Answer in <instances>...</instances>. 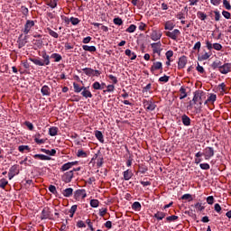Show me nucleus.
I'll use <instances>...</instances> for the list:
<instances>
[{
	"mask_svg": "<svg viewBox=\"0 0 231 231\" xmlns=\"http://www.w3.org/2000/svg\"><path fill=\"white\" fill-rule=\"evenodd\" d=\"M165 55H166L167 60L170 61V60H171V58L173 57V55H174V51H166Z\"/></svg>",
	"mask_w": 231,
	"mask_h": 231,
	"instance_id": "49",
	"label": "nucleus"
},
{
	"mask_svg": "<svg viewBox=\"0 0 231 231\" xmlns=\"http://www.w3.org/2000/svg\"><path fill=\"white\" fill-rule=\"evenodd\" d=\"M212 156H214V148H212V147L205 148V150H204L205 160H210V158H212Z\"/></svg>",
	"mask_w": 231,
	"mask_h": 231,
	"instance_id": "11",
	"label": "nucleus"
},
{
	"mask_svg": "<svg viewBox=\"0 0 231 231\" xmlns=\"http://www.w3.org/2000/svg\"><path fill=\"white\" fill-rule=\"evenodd\" d=\"M34 142L38 145H42V143H46L47 139H41V134H36L34 136Z\"/></svg>",
	"mask_w": 231,
	"mask_h": 231,
	"instance_id": "19",
	"label": "nucleus"
},
{
	"mask_svg": "<svg viewBox=\"0 0 231 231\" xmlns=\"http://www.w3.org/2000/svg\"><path fill=\"white\" fill-rule=\"evenodd\" d=\"M223 5L226 7V10H231L230 2H228V0H223Z\"/></svg>",
	"mask_w": 231,
	"mask_h": 231,
	"instance_id": "55",
	"label": "nucleus"
},
{
	"mask_svg": "<svg viewBox=\"0 0 231 231\" xmlns=\"http://www.w3.org/2000/svg\"><path fill=\"white\" fill-rule=\"evenodd\" d=\"M77 156L78 158H88V153L84 150H78Z\"/></svg>",
	"mask_w": 231,
	"mask_h": 231,
	"instance_id": "36",
	"label": "nucleus"
},
{
	"mask_svg": "<svg viewBox=\"0 0 231 231\" xmlns=\"http://www.w3.org/2000/svg\"><path fill=\"white\" fill-rule=\"evenodd\" d=\"M181 199H188L189 201H192V195H190V194H184L181 197Z\"/></svg>",
	"mask_w": 231,
	"mask_h": 231,
	"instance_id": "61",
	"label": "nucleus"
},
{
	"mask_svg": "<svg viewBox=\"0 0 231 231\" xmlns=\"http://www.w3.org/2000/svg\"><path fill=\"white\" fill-rule=\"evenodd\" d=\"M73 88H74V91H75V93H80V91H83V89H84V88L85 87H80L79 85V83H73Z\"/></svg>",
	"mask_w": 231,
	"mask_h": 231,
	"instance_id": "35",
	"label": "nucleus"
},
{
	"mask_svg": "<svg viewBox=\"0 0 231 231\" xmlns=\"http://www.w3.org/2000/svg\"><path fill=\"white\" fill-rule=\"evenodd\" d=\"M222 65L223 63L221 62V60H216L211 64V68L213 69H217V68H218V69H221Z\"/></svg>",
	"mask_w": 231,
	"mask_h": 231,
	"instance_id": "34",
	"label": "nucleus"
},
{
	"mask_svg": "<svg viewBox=\"0 0 231 231\" xmlns=\"http://www.w3.org/2000/svg\"><path fill=\"white\" fill-rule=\"evenodd\" d=\"M150 69L152 73L158 71V69H163V64L161 61L153 62Z\"/></svg>",
	"mask_w": 231,
	"mask_h": 231,
	"instance_id": "14",
	"label": "nucleus"
},
{
	"mask_svg": "<svg viewBox=\"0 0 231 231\" xmlns=\"http://www.w3.org/2000/svg\"><path fill=\"white\" fill-rule=\"evenodd\" d=\"M222 15L225 17V19H231V14L228 11H223Z\"/></svg>",
	"mask_w": 231,
	"mask_h": 231,
	"instance_id": "58",
	"label": "nucleus"
},
{
	"mask_svg": "<svg viewBox=\"0 0 231 231\" xmlns=\"http://www.w3.org/2000/svg\"><path fill=\"white\" fill-rule=\"evenodd\" d=\"M45 32H46L47 33H49V35H51V37H53V39H59V33H57V32L51 30V28L47 27V28L45 29Z\"/></svg>",
	"mask_w": 231,
	"mask_h": 231,
	"instance_id": "21",
	"label": "nucleus"
},
{
	"mask_svg": "<svg viewBox=\"0 0 231 231\" xmlns=\"http://www.w3.org/2000/svg\"><path fill=\"white\" fill-rule=\"evenodd\" d=\"M24 125H26L29 131H33V124H32L30 121H25Z\"/></svg>",
	"mask_w": 231,
	"mask_h": 231,
	"instance_id": "51",
	"label": "nucleus"
},
{
	"mask_svg": "<svg viewBox=\"0 0 231 231\" xmlns=\"http://www.w3.org/2000/svg\"><path fill=\"white\" fill-rule=\"evenodd\" d=\"M16 174H19V165L14 164L13 165L8 172V178L9 180H12Z\"/></svg>",
	"mask_w": 231,
	"mask_h": 231,
	"instance_id": "8",
	"label": "nucleus"
},
{
	"mask_svg": "<svg viewBox=\"0 0 231 231\" xmlns=\"http://www.w3.org/2000/svg\"><path fill=\"white\" fill-rule=\"evenodd\" d=\"M205 92L203 90H196L194 92V96L191 101H189V104L187 106V109L190 111L192 107H194V104H199V106H203V100H205Z\"/></svg>",
	"mask_w": 231,
	"mask_h": 231,
	"instance_id": "1",
	"label": "nucleus"
},
{
	"mask_svg": "<svg viewBox=\"0 0 231 231\" xmlns=\"http://www.w3.org/2000/svg\"><path fill=\"white\" fill-rule=\"evenodd\" d=\"M79 162H67L65 164H63L60 168L61 172H66V171H69V169H71V167H74V165H78Z\"/></svg>",
	"mask_w": 231,
	"mask_h": 231,
	"instance_id": "10",
	"label": "nucleus"
},
{
	"mask_svg": "<svg viewBox=\"0 0 231 231\" xmlns=\"http://www.w3.org/2000/svg\"><path fill=\"white\" fill-rule=\"evenodd\" d=\"M181 121H182L183 125H186V126L190 125V117H189V116L183 115L181 116Z\"/></svg>",
	"mask_w": 231,
	"mask_h": 231,
	"instance_id": "24",
	"label": "nucleus"
},
{
	"mask_svg": "<svg viewBox=\"0 0 231 231\" xmlns=\"http://www.w3.org/2000/svg\"><path fill=\"white\" fill-rule=\"evenodd\" d=\"M32 42L37 48H42V40H33Z\"/></svg>",
	"mask_w": 231,
	"mask_h": 231,
	"instance_id": "46",
	"label": "nucleus"
},
{
	"mask_svg": "<svg viewBox=\"0 0 231 231\" xmlns=\"http://www.w3.org/2000/svg\"><path fill=\"white\" fill-rule=\"evenodd\" d=\"M114 24H117V26H122V24H124V21H122V18L120 17L115 18Z\"/></svg>",
	"mask_w": 231,
	"mask_h": 231,
	"instance_id": "45",
	"label": "nucleus"
},
{
	"mask_svg": "<svg viewBox=\"0 0 231 231\" xmlns=\"http://www.w3.org/2000/svg\"><path fill=\"white\" fill-rule=\"evenodd\" d=\"M33 158H35V160H42V161H50V160H51V157H49L48 155H44V154H35L33 156Z\"/></svg>",
	"mask_w": 231,
	"mask_h": 231,
	"instance_id": "26",
	"label": "nucleus"
},
{
	"mask_svg": "<svg viewBox=\"0 0 231 231\" xmlns=\"http://www.w3.org/2000/svg\"><path fill=\"white\" fill-rule=\"evenodd\" d=\"M88 195L86 194V189H78L74 192L75 199H84Z\"/></svg>",
	"mask_w": 231,
	"mask_h": 231,
	"instance_id": "9",
	"label": "nucleus"
},
{
	"mask_svg": "<svg viewBox=\"0 0 231 231\" xmlns=\"http://www.w3.org/2000/svg\"><path fill=\"white\" fill-rule=\"evenodd\" d=\"M152 41H160L162 39V32L153 30L151 33Z\"/></svg>",
	"mask_w": 231,
	"mask_h": 231,
	"instance_id": "15",
	"label": "nucleus"
},
{
	"mask_svg": "<svg viewBox=\"0 0 231 231\" xmlns=\"http://www.w3.org/2000/svg\"><path fill=\"white\" fill-rule=\"evenodd\" d=\"M200 169H202L203 171H208V169H210V164L205 162V163H200L199 164Z\"/></svg>",
	"mask_w": 231,
	"mask_h": 231,
	"instance_id": "47",
	"label": "nucleus"
},
{
	"mask_svg": "<svg viewBox=\"0 0 231 231\" xmlns=\"http://www.w3.org/2000/svg\"><path fill=\"white\" fill-rule=\"evenodd\" d=\"M42 57L43 60H41L39 59H33L30 58L31 62H33L36 66H50V55L46 53V51H43L42 52Z\"/></svg>",
	"mask_w": 231,
	"mask_h": 231,
	"instance_id": "2",
	"label": "nucleus"
},
{
	"mask_svg": "<svg viewBox=\"0 0 231 231\" xmlns=\"http://www.w3.org/2000/svg\"><path fill=\"white\" fill-rule=\"evenodd\" d=\"M152 46V52L153 53H157L159 57L162 56V42H155V43H152L151 44Z\"/></svg>",
	"mask_w": 231,
	"mask_h": 231,
	"instance_id": "6",
	"label": "nucleus"
},
{
	"mask_svg": "<svg viewBox=\"0 0 231 231\" xmlns=\"http://www.w3.org/2000/svg\"><path fill=\"white\" fill-rule=\"evenodd\" d=\"M82 48L85 51H90L91 53L97 51V47L95 46L83 45Z\"/></svg>",
	"mask_w": 231,
	"mask_h": 231,
	"instance_id": "32",
	"label": "nucleus"
},
{
	"mask_svg": "<svg viewBox=\"0 0 231 231\" xmlns=\"http://www.w3.org/2000/svg\"><path fill=\"white\" fill-rule=\"evenodd\" d=\"M70 23H71V24H73V26H77V24H79V23H80V20H79V18L71 17Z\"/></svg>",
	"mask_w": 231,
	"mask_h": 231,
	"instance_id": "50",
	"label": "nucleus"
},
{
	"mask_svg": "<svg viewBox=\"0 0 231 231\" xmlns=\"http://www.w3.org/2000/svg\"><path fill=\"white\" fill-rule=\"evenodd\" d=\"M231 70V64L230 63H225L224 65H222L220 67V73H222V75H226V73H230Z\"/></svg>",
	"mask_w": 231,
	"mask_h": 231,
	"instance_id": "13",
	"label": "nucleus"
},
{
	"mask_svg": "<svg viewBox=\"0 0 231 231\" xmlns=\"http://www.w3.org/2000/svg\"><path fill=\"white\" fill-rule=\"evenodd\" d=\"M144 107L147 111H154L156 109V104L152 103V101H145Z\"/></svg>",
	"mask_w": 231,
	"mask_h": 231,
	"instance_id": "18",
	"label": "nucleus"
},
{
	"mask_svg": "<svg viewBox=\"0 0 231 231\" xmlns=\"http://www.w3.org/2000/svg\"><path fill=\"white\" fill-rule=\"evenodd\" d=\"M99 204H100V202L98 201V199H91V200H90V206H91L93 208H97Z\"/></svg>",
	"mask_w": 231,
	"mask_h": 231,
	"instance_id": "41",
	"label": "nucleus"
},
{
	"mask_svg": "<svg viewBox=\"0 0 231 231\" xmlns=\"http://www.w3.org/2000/svg\"><path fill=\"white\" fill-rule=\"evenodd\" d=\"M113 91H115L114 85H108L106 90H104V93H113Z\"/></svg>",
	"mask_w": 231,
	"mask_h": 231,
	"instance_id": "48",
	"label": "nucleus"
},
{
	"mask_svg": "<svg viewBox=\"0 0 231 231\" xmlns=\"http://www.w3.org/2000/svg\"><path fill=\"white\" fill-rule=\"evenodd\" d=\"M51 59H54L55 62H60V60H62V56L59 53H52Z\"/></svg>",
	"mask_w": 231,
	"mask_h": 231,
	"instance_id": "33",
	"label": "nucleus"
},
{
	"mask_svg": "<svg viewBox=\"0 0 231 231\" xmlns=\"http://www.w3.org/2000/svg\"><path fill=\"white\" fill-rule=\"evenodd\" d=\"M83 72L87 77H100L102 75V72L100 70H95L91 68H85L83 69Z\"/></svg>",
	"mask_w": 231,
	"mask_h": 231,
	"instance_id": "4",
	"label": "nucleus"
},
{
	"mask_svg": "<svg viewBox=\"0 0 231 231\" xmlns=\"http://www.w3.org/2000/svg\"><path fill=\"white\" fill-rule=\"evenodd\" d=\"M41 92L42 94L43 97H50V87L44 85L42 89Z\"/></svg>",
	"mask_w": 231,
	"mask_h": 231,
	"instance_id": "25",
	"label": "nucleus"
},
{
	"mask_svg": "<svg viewBox=\"0 0 231 231\" xmlns=\"http://www.w3.org/2000/svg\"><path fill=\"white\" fill-rule=\"evenodd\" d=\"M194 105V110L193 113L195 115H199V113H201L203 111V105H199V103L197 104H193Z\"/></svg>",
	"mask_w": 231,
	"mask_h": 231,
	"instance_id": "22",
	"label": "nucleus"
},
{
	"mask_svg": "<svg viewBox=\"0 0 231 231\" xmlns=\"http://www.w3.org/2000/svg\"><path fill=\"white\" fill-rule=\"evenodd\" d=\"M166 37H170L172 41H178L179 35H181V32L178 29H174L172 32H166Z\"/></svg>",
	"mask_w": 231,
	"mask_h": 231,
	"instance_id": "5",
	"label": "nucleus"
},
{
	"mask_svg": "<svg viewBox=\"0 0 231 231\" xmlns=\"http://www.w3.org/2000/svg\"><path fill=\"white\" fill-rule=\"evenodd\" d=\"M177 219H178V216H176V215H172V216L166 217V220L169 223H171V221H176Z\"/></svg>",
	"mask_w": 231,
	"mask_h": 231,
	"instance_id": "52",
	"label": "nucleus"
},
{
	"mask_svg": "<svg viewBox=\"0 0 231 231\" xmlns=\"http://www.w3.org/2000/svg\"><path fill=\"white\" fill-rule=\"evenodd\" d=\"M213 48L214 50H217V51H221V50H223V46L220 43H214Z\"/></svg>",
	"mask_w": 231,
	"mask_h": 231,
	"instance_id": "53",
	"label": "nucleus"
},
{
	"mask_svg": "<svg viewBox=\"0 0 231 231\" xmlns=\"http://www.w3.org/2000/svg\"><path fill=\"white\" fill-rule=\"evenodd\" d=\"M124 180L125 181H129L133 176H134V173H133L132 170H126L123 172Z\"/></svg>",
	"mask_w": 231,
	"mask_h": 231,
	"instance_id": "17",
	"label": "nucleus"
},
{
	"mask_svg": "<svg viewBox=\"0 0 231 231\" xmlns=\"http://www.w3.org/2000/svg\"><path fill=\"white\" fill-rule=\"evenodd\" d=\"M185 66H187V56H181L179 59L178 68H179V69H183V68H185Z\"/></svg>",
	"mask_w": 231,
	"mask_h": 231,
	"instance_id": "16",
	"label": "nucleus"
},
{
	"mask_svg": "<svg viewBox=\"0 0 231 231\" xmlns=\"http://www.w3.org/2000/svg\"><path fill=\"white\" fill-rule=\"evenodd\" d=\"M180 100H183V98H187V89L184 87L180 88Z\"/></svg>",
	"mask_w": 231,
	"mask_h": 231,
	"instance_id": "31",
	"label": "nucleus"
},
{
	"mask_svg": "<svg viewBox=\"0 0 231 231\" xmlns=\"http://www.w3.org/2000/svg\"><path fill=\"white\" fill-rule=\"evenodd\" d=\"M207 203L208 205H214V197L213 196H209L207 198Z\"/></svg>",
	"mask_w": 231,
	"mask_h": 231,
	"instance_id": "64",
	"label": "nucleus"
},
{
	"mask_svg": "<svg viewBox=\"0 0 231 231\" xmlns=\"http://www.w3.org/2000/svg\"><path fill=\"white\" fill-rule=\"evenodd\" d=\"M159 82H169V76L164 75L159 79Z\"/></svg>",
	"mask_w": 231,
	"mask_h": 231,
	"instance_id": "62",
	"label": "nucleus"
},
{
	"mask_svg": "<svg viewBox=\"0 0 231 231\" xmlns=\"http://www.w3.org/2000/svg\"><path fill=\"white\" fill-rule=\"evenodd\" d=\"M58 2L59 0H51V3L49 4V6H51V8H57Z\"/></svg>",
	"mask_w": 231,
	"mask_h": 231,
	"instance_id": "60",
	"label": "nucleus"
},
{
	"mask_svg": "<svg viewBox=\"0 0 231 231\" xmlns=\"http://www.w3.org/2000/svg\"><path fill=\"white\" fill-rule=\"evenodd\" d=\"M6 185H8L6 179L0 180V189H5Z\"/></svg>",
	"mask_w": 231,
	"mask_h": 231,
	"instance_id": "44",
	"label": "nucleus"
},
{
	"mask_svg": "<svg viewBox=\"0 0 231 231\" xmlns=\"http://www.w3.org/2000/svg\"><path fill=\"white\" fill-rule=\"evenodd\" d=\"M217 98V97L216 96V94H210V96L208 97V102H210V104H214Z\"/></svg>",
	"mask_w": 231,
	"mask_h": 231,
	"instance_id": "40",
	"label": "nucleus"
},
{
	"mask_svg": "<svg viewBox=\"0 0 231 231\" xmlns=\"http://www.w3.org/2000/svg\"><path fill=\"white\" fill-rule=\"evenodd\" d=\"M62 194L65 198H70V196H73V189L71 188H68L63 190Z\"/></svg>",
	"mask_w": 231,
	"mask_h": 231,
	"instance_id": "30",
	"label": "nucleus"
},
{
	"mask_svg": "<svg viewBox=\"0 0 231 231\" xmlns=\"http://www.w3.org/2000/svg\"><path fill=\"white\" fill-rule=\"evenodd\" d=\"M197 17H199L200 21H205V19H207V14L201 11H199L197 13Z\"/></svg>",
	"mask_w": 231,
	"mask_h": 231,
	"instance_id": "39",
	"label": "nucleus"
},
{
	"mask_svg": "<svg viewBox=\"0 0 231 231\" xmlns=\"http://www.w3.org/2000/svg\"><path fill=\"white\" fill-rule=\"evenodd\" d=\"M92 88H93V89H96V90L101 89L100 82H98V81L94 82L92 85Z\"/></svg>",
	"mask_w": 231,
	"mask_h": 231,
	"instance_id": "59",
	"label": "nucleus"
},
{
	"mask_svg": "<svg viewBox=\"0 0 231 231\" xmlns=\"http://www.w3.org/2000/svg\"><path fill=\"white\" fill-rule=\"evenodd\" d=\"M174 26H176V24H174V23H172V21H167L164 24V29L165 30H174Z\"/></svg>",
	"mask_w": 231,
	"mask_h": 231,
	"instance_id": "27",
	"label": "nucleus"
},
{
	"mask_svg": "<svg viewBox=\"0 0 231 231\" xmlns=\"http://www.w3.org/2000/svg\"><path fill=\"white\" fill-rule=\"evenodd\" d=\"M195 208H197V210H199V212L205 210V207H203V205H201V203L199 202L195 204Z\"/></svg>",
	"mask_w": 231,
	"mask_h": 231,
	"instance_id": "54",
	"label": "nucleus"
},
{
	"mask_svg": "<svg viewBox=\"0 0 231 231\" xmlns=\"http://www.w3.org/2000/svg\"><path fill=\"white\" fill-rule=\"evenodd\" d=\"M59 133V128L57 126H52L49 129L50 136H57Z\"/></svg>",
	"mask_w": 231,
	"mask_h": 231,
	"instance_id": "28",
	"label": "nucleus"
},
{
	"mask_svg": "<svg viewBox=\"0 0 231 231\" xmlns=\"http://www.w3.org/2000/svg\"><path fill=\"white\" fill-rule=\"evenodd\" d=\"M41 219H51V211H50V208H44L42 209Z\"/></svg>",
	"mask_w": 231,
	"mask_h": 231,
	"instance_id": "12",
	"label": "nucleus"
},
{
	"mask_svg": "<svg viewBox=\"0 0 231 231\" xmlns=\"http://www.w3.org/2000/svg\"><path fill=\"white\" fill-rule=\"evenodd\" d=\"M125 53L126 57L130 58L131 60H136V53L133 52L131 50L126 49L125 51Z\"/></svg>",
	"mask_w": 231,
	"mask_h": 231,
	"instance_id": "23",
	"label": "nucleus"
},
{
	"mask_svg": "<svg viewBox=\"0 0 231 231\" xmlns=\"http://www.w3.org/2000/svg\"><path fill=\"white\" fill-rule=\"evenodd\" d=\"M154 217H156V219L159 221H162V219L165 217V213L158 211L156 214H154Z\"/></svg>",
	"mask_w": 231,
	"mask_h": 231,
	"instance_id": "37",
	"label": "nucleus"
},
{
	"mask_svg": "<svg viewBox=\"0 0 231 231\" xmlns=\"http://www.w3.org/2000/svg\"><path fill=\"white\" fill-rule=\"evenodd\" d=\"M33 26H35V22L33 20H27L23 29L22 30L23 33H24V35H28V33L32 32Z\"/></svg>",
	"mask_w": 231,
	"mask_h": 231,
	"instance_id": "3",
	"label": "nucleus"
},
{
	"mask_svg": "<svg viewBox=\"0 0 231 231\" xmlns=\"http://www.w3.org/2000/svg\"><path fill=\"white\" fill-rule=\"evenodd\" d=\"M81 95L84 98H93V94L86 87L83 88Z\"/></svg>",
	"mask_w": 231,
	"mask_h": 231,
	"instance_id": "20",
	"label": "nucleus"
},
{
	"mask_svg": "<svg viewBox=\"0 0 231 231\" xmlns=\"http://www.w3.org/2000/svg\"><path fill=\"white\" fill-rule=\"evenodd\" d=\"M73 176H74L73 171H69L65 172L62 175L61 180L62 181H64V183H71V180H73Z\"/></svg>",
	"mask_w": 231,
	"mask_h": 231,
	"instance_id": "7",
	"label": "nucleus"
},
{
	"mask_svg": "<svg viewBox=\"0 0 231 231\" xmlns=\"http://www.w3.org/2000/svg\"><path fill=\"white\" fill-rule=\"evenodd\" d=\"M127 33H134L136 32V25L131 24L126 30Z\"/></svg>",
	"mask_w": 231,
	"mask_h": 231,
	"instance_id": "38",
	"label": "nucleus"
},
{
	"mask_svg": "<svg viewBox=\"0 0 231 231\" xmlns=\"http://www.w3.org/2000/svg\"><path fill=\"white\" fill-rule=\"evenodd\" d=\"M49 190L51 192V194H57V188L54 185H50Z\"/></svg>",
	"mask_w": 231,
	"mask_h": 231,
	"instance_id": "56",
	"label": "nucleus"
},
{
	"mask_svg": "<svg viewBox=\"0 0 231 231\" xmlns=\"http://www.w3.org/2000/svg\"><path fill=\"white\" fill-rule=\"evenodd\" d=\"M78 228H86V224L82 220H79L77 223Z\"/></svg>",
	"mask_w": 231,
	"mask_h": 231,
	"instance_id": "57",
	"label": "nucleus"
},
{
	"mask_svg": "<svg viewBox=\"0 0 231 231\" xmlns=\"http://www.w3.org/2000/svg\"><path fill=\"white\" fill-rule=\"evenodd\" d=\"M132 208L133 210H140L142 208V204H140V202H134L132 205Z\"/></svg>",
	"mask_w": 231,
	"mask_h": 231,
	"instance_id": "42",
	"label": "nucleus"
},
{
	"mask_svg": "<svg viewBox=\"0 0 231 231\" xmlns=\"http://www.w3.org/2000/svg\"><path fill=\"white\" fill-rule=\"evenodd\" d=\"M95 136L101 143H104V134L100 131L97 130Z\"/></svg>",
	"mask_w": 231,
	"mask_h": 231,
	"instance_id": "29",
	"label": "nucleus"
},
{
	"mask_svg": "<svg viewBox=\"0 0 231 231\" xmlns=\"http://www.w3.org/2000/svg\"><path fill=\"white\" fill-rule=\"evenodd\" d=\"M215 14V21H220L221 19V14H219V11H214Z\"/></svg>",
	"mask_w": 231,
	"mask_h": 231,
	"instance_id": "63",
	"label": "nucleus"
},
{
	"mask_svg": "<svg viewBox=\"0 0 231 231\" xmlns=\"http://www.w3.org/2000/svg\"><path fill=\"white\" fill-rule=\"evenodd\" d=\"M18 151L20 152H24V151H30V146H28V145H20L18 147Z\"/></svg>",
	"mask_w": 231,
	"mask_h": 231,
	"instance_id": "43",
	"label": "nucleus"
}]
</instances>
